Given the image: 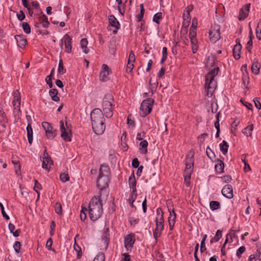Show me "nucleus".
I'll list each match as a JSON object with an SVG mask.
<instances>
[{
  "instance_id": "obj_1",
  "label": "nucleus",
  "mask_w": 261,
  "mask_h": 261,
  "mask_svg": "<svg viewBox=\"0 0 261 261\" xmlns=\"http://www.w3.org/2000/svg\"><path fill=\"white\" fill-rule=\"evenodd\" d=\"M110 175V169L109 167L105 164L101 165L97 179V186L99 189V195H100V193H101V195H105L106 197L108 196V193L106 189L109 186Z\"/></svg>"
},
{
  "instance_id": "obj_2",
  "label": "nucleus",
  "mask_w": 261,
  "mask_h": 261,
  "mask_svg": "<svg viewBox=\"0 0 261 261\" xmlns=\"http://www.w3.org/2000/svg\"><path fill=\"white\" fill-rule=\"evenodd\" d=\"M92 127L95 134L100 135L103 133L106 125L105 119L102 112L100 109H94L90 114Z\"/></svg>"
},
{
  "instance_id": "obj_3",
  "label": "nucleus",
  "mask_w": 261,
  "mask_h": 261,
  "mask_svg": "<svg viewBox=\"0 0 261 261\" xmlns=\"http://www.w3.org/2000/svg\"><path fill=\"white\" fill-rule=\"evenodd\" d=\"M101 193L100 195L94 196L89 204V214L91 220L95 221L98 219L103 213Z\"/></svg>"
},
{
  "instance_id": "obj_4",
  "label": "nucleus",
  "mask_w": 261,
  "mask_h": 261,
  "mask_svg": "<svg viewBox=\"0 0 261 261\" xmlns=\"http://www.w3.org/2000/svg\"><path fill=\"white\" fill-rule=\"evenodd\" d=\"M154 100L152 98H147L144 100L140 106V115L142 117H145L152 111Z\"/></svg>"
},
{
  "instance_id": "obj_5",
  "label": "nucleus",
  "mask_w": 261,
  "mask_h": 261,
  "mask_svg": "<svg viewBox=\"0 0 261 261\" xmlns=\"http://www.w3.org/2000/svg\"><path fill=\"white\" fill-rule=\"evenodd\" d=\"M194 151L190 150L187 154L186 159V169L184 172L185 174L190 175L192 173L194 165Z\"/></svg>"
},
{
  "instance_id": "obj_6",
  "label": "nucleus",
  "mask_w": 261,
  "mask_h": 261,
  "mask_svg": "<svg viewBox=\"0 0 261 261\" xmlns=\"http://www.w3.org/2000/svg\"><path fill=\"white\" fill-rule=\"evenodd\" d=\"M42 127L45 131L46 136L48 139H53L56 136L57 130L54 129L47 122H43L42 123Z\"/></svg>"
},
{
  "instance_id": "obj_7",
  "label": "nucleus",
  "mask_w": 261,
  "mask_h": 261,
  "mask_svg": "<svg viewBox=\"0 0 261 261\" xmlns=\"http://www.w3.org/2000/svg\"><path fill=\"white\" fill-rule=\"evenodd\" d=\"M216 82L213 79H205V87L207 89V95L208 97L212 96L213 93L216 87Z\"/></svg>"
},
{
  "instance_id": "obj_8",
  "label": "nucleus",
  "mask_w": 261,
  "mask_h": 261,
  "mask_svg": "<svg viewBox=\"0 0 261 261\" xmlns=\"http://www.w3.org/2000/svg\"><path fill=\"white\" fill-rule=\"evenodd\" d=\"M109 229L106 228L101 237L100 247L101 250H106L109 243Z\"/></svg>"
},
{
  "instance_id": "obj_9",
  "label": "nucleus",
  "mask_w": 261,
  "mask_h": 261,
  "mask_svg": "<svg viewBox=\"0 0 261 261\" xmlns=\"http://www.w3.org/2000/svg\"><path fill=\"white\" fill-rule=\"evenodd\" d=\"M60 131L61 132V137L66 141H71V133L70 130L67 131L65 128L64 122L62 120L60 121Z\"/></svg>"
},
{
  "instance_id": "obj_10",
  "label": "nucleus",
  "mask_w": 261,
  "mask_h": 261,
  "mask_svg": "<svg viewBox=\"0 0 261 261\" xmlns=\"http://www.w3.org/2000/svg\"><path fill=\"white\" fill-rule=\"evenodd\" d=\"M220 33L218 26L215 27L214 29L211 30L209 33L210 39L211 42L215 43L220 38Z\"/></svg>"
},
{
  "instance_id": "obj_11",
  "label": "nucleus",
  "mask_w": 261,
  "mask_h": 261,
  "mask_svg": "<svg viewBox=\"0 0 261 261\" xmlns=\"http://www.w3.org/2000/svg\"><path fill=\"white\" fill-rule=\"evenodd\" d=\"M114 99L112 95L110 93H107L105 95L103 100V108L113 107V102Z\"/></svg>"
},
{
  "instance_id": "obj_12",
  "label": "nucleus",
  "mask_w": 261,
  "mask_h": 261,
  "mask_svg": "<svg viewBox=\"0 0 261 261\" xmlns=\"http://www.w3.org/2000/svg\"><path fill=\"white\" fill-rule=\"evenodd\" d=\"M250 4L245 5L240 11L238 19L240 21L245 19L248 15Z\"/></svg>"
},
{
  "instance_id": "obj_13",
  "label": "nucleus",
  "mask_w": 261,
  "mask_h": 261,
  "mask_svg": "<svg viewBox=\"0 0 261 261\" xmlns=\"http://www.w3.org/2000/svg\"><path fill=\"white\" fill-rule=\"evenodd\" d=\"M233 190L232 187L230 185H225L222 190V195L228 198L231 199L233 197Z\"/></svg>"
},
{
  "instance_id": "obj_14",
  "label": "nucleus",
  "mask_w": 261,
  "mask_h": 261,
  "mask_svg": "<svg viewBox=\"0 0 261 261\" xmlns=\"http://www.w3.org/2000/svg\"><path fill=\"white\" fill-rule=\"evenodd\" d=\"M237 44L234 45L233 49V55L236 60H238L240 58L241 50L242 46L240 42V40L237 39L236 40Z\"/></svg>"
},
{
  "instance_id": "obj_15",
  "label": "nucleus",
  "mask_w": 261,
  "mask_h": 261,
  "mask_svg": "<svg viewBox=\"0 0 261 261\" xmlns=\"http://www.w3.org/2000/svg\"><path fill=\"white\" fill-rule=\"evenodd\" d=\"M64 43L65 46V51L67 53H70L71 51L72 39L68 34H66L64 36Z\"/></svg>"
},
{
  "instance_id": "obj_16",
  "label": "nucleus",
  "mask_w": 261,
  "mask_h": 261,
  "mask_svg": "<svg viewBox=\"0 0 261 261\" xmlns=\"http://www.w3.org/2000/svg\"><path fill=\"white\" fill-rule=\"evenodd\" d=\"M41 160L42 161V167L49 170L51 165L53 164V162L51 160L50 157H43L42 159H41Z\"/></svg>"
},
{
  "instance_id": "obj_17",
  "label": "nucleus",
  "mask_w": 261,
  "mask_h": 261,
  "mask_svg": "<svg viewBox=\"0 0 261 261\" xmlns=\"http://www.w3.org/2000/svg\"><path fill=\"white\" fill-rule=\"evenodd\" d=\"M15 38L20 47H24L28 43L27 39L24 38L23 35H16L15 36Z\"/></svg>"
},
{
  "instance_id": "obj_18",
  "label": "nucleus",
  "mask_w": 261,
  "mask_h": 261,
  "mask_svg": "<svg viewBox=\"0 0 261 261\" xmlns=\"http://www.w3.org/2000/svg\"><path fill=\"white\" fill-rule=\"evenodd\" d=\"M126 132H124L121 136V146L122 149L124 151H127L129 148L126 143Z\"/></svg>"
},
{
  "instance_id": "obj_19",
  "label": "nucleus",
  "mask_w": 261,
  "mask_h": 261,
  "mask_svg": "<svg viewBox=\"0 0 261 261\" xmlns=\"http://www.w3.org/2000/svg\"><path fill=\"white\" fill-rule=\"evenodd\" d=\"M39 22L42 24V27L46 28L48 27L49 22L47 19V17L43 13L41 12V16L39 17Z\"/></svg>"
},
{
  "instance_id": "obj_20",
  "label": "nucleus",
  "mask_w": 261,
  "mask_h": 261,
  "mask_svg": "<svg viewBox=\"0 0 261 261\" xmlns=\"http://www.w3.org/2000/svg\"><path fill=\"white\" fill-rule=\"evenodd\" d=\"M14 107L13 109V113L14 115V118L16 120H17L19 119L20 115H21V111L20 109V103L18 105H15V102L13 105Z\"/></svg>"
},
{
  "instance_id": "obj_21",
  "label": "nucleus",
  "mask_w": 261,
  "mask_h": 261,
  "mask_svg": "<svg viewBox=\"0 0 261 261\" xmlns=\"http://www.w3.org/2000/svg\"><path fill=\"white\" fill-rule=\"evenodd\" d=\"M27 136L29 143L32 144L33 142V128L30 123H29L27 126Z\"/></svg>"
},
{
  "instance_id": "obj_22",
  "label": "nucleus",
  "mask_w": 261,
  "mask_h": 261,
  "mask_svg": "<svg viewBox=\"0 0 261 261\" xmlns=\"http://www.w3.org/2000/svg\"><path fill=\"white\" fill-rule=\"evenodd\" d=\"M260 68V64L255 59L253 60V62L252 63L251 66V70L252 72L255 75H257L259 72V69Z\"/></svg>"
},
{
  "instance_id": "obj_23",
  "label": "nucleus",
  "mask_w": 261,
  "mask_h": 261,
  "mask_svg": "<svg viewBox=\"0 0 261 261\" xmlns=\"http://www.w3.org/2000/svg\"><path fill=\"white\" fill-rule=\"evenodd\" d=\"M148 143L146 140H142L139 144L140 150L142 154H145L147 153V146Z\"/></svg>"
},
{
  "instance_id": "obj_24",
  "label": "nucleus",
  "mask_w": 261,
  "mask_h": 261,
  "mask_svg": "<svg viewBox=\"0 0 261 261\" xmlns=\"http://www.w3.org/2000/svg\"><path fill=\"white\" fill-rule=\"evenodd\" d=\"M215 167L217 173H221L223 172L224 164L222 161L218 160Z\"/></svg>"
},
{
  "instance_id": "obj_25",
  "label": "nucleus",
  "mask_w": 261,
  "mask_h": 261,
  "mask_svg": "<svg viewBox=\"0 0 261 261\" xmlns=\"http://www.w3.org/2000/svg\"><path fill=\"white\" fill-rule=\"evenodd\" d=\"M49 95L51 96V99L55 101H59L60 98L58 96V91L56 89H52L49 91Z\"/></svg>"
},
{
  "instance_id": "obj_26",
  "label": "nucleus",
  "mask_w": 261,
  "mask_h": 261,
  "mask_svg": "<svg viewBox=\"0 0 261 261\" xmlns=\"http://www.w3.org/2000/svg\"><path fill=\"white\" fill-rule=\"evenodd\" d=\"M219 71V67L214 68L210 71L205 76V79H214L215 77L218 74Z\"/></svg>"
},
{
  "instance_id": "obj_27",
  "label": "nucleus",
  "mask_w": 261,
  "mask_h": 261,
  "mask_svg": "<svg viewBox=\"0 0 261 261\" xmlns=\"http://www.w3.org/2000/svg\"><path fill=\"white\" fill-rule=\"evenodd\" d=\"M109 21L112 27L115 28L116 29L119 28L118 26L119 25V23L114 15H111L109 16Z\"/></svg>"
},
{
  "instance_id": "obj_28",
  "label": "nucleus",
  "mask_w": 261,
  "mask_h": 261,
  "mask_svg": "<svg viewBox=\"0 0 261 261\" xmlns=\"http://www.w3.org/2000/svg\"><path fill=\"white\" fill-rule=\"evenodd\" d=\"M182 29H185V31L187 32V28L189 25L191 17L190 16L183 15Z\"/></svg>"
},
{
  "instance_id": "obj_29",
  "label": "nucleus",
  "mask_w": 261,
  "mask_h": 261,
  "mask_svg": "<svg viewBox=\"0 0 261 261\" xmlns=\"http://www.w3.org/2000/svg\"><path fill=\"white\" fill-rule=\"evenodd\" d=\"M253 129V126L252 124L247 126L242 130V133L245 136L251 137L252 135V132Z\"/></svg>"
},
{
  "instance_id": "obj_30",
  "label": "nucleus",
  "mask_w": 261,
  "mask_h": 261,
  "mask_svg": "<svg viewBox=\"0 0 261 261\" xmlns=\"http://www.w3.org/2000/svg\"><path fill=\"white\" fill-rule=\"evenodd\" d=\"M88 44V41L86 38H83L81 40V48L83 50L85 54H87L89 52V49L87 48V45Z\"/></svg>"
},
{
  "instance_id": "obj_31",
  "label": "nucleus",
  "mask_w": 261,
  "mask_h": 261,
  "mask_svg": "<svg viewBox=\"0 0 261 261\" xmlns=\"http://www.w3.org/2000/svg\"><path fill=\"white\" fill-rule=\"evenodd\" d=\"M228 147L227 143L225 140H223L222 143L220 144V150L223 154H226L227 152Z\"/></svg>"
},
{
  "instance_id": "obj_32",
  "label": "nucleus",
  "mask_w": 261,
  "mask_h": 261,
  "mask_svg": "<svg viewBox=\"0 0 261 261\" xmlns=\"http://www.w3.org/2000/svg\"><path fill=\"white\" fill-rule=\"evenodd\" d=\"M113 107L103 108V112L107 118H111L113 116Z\"/></svg>"
},
{
  "instance_id": "obj_33",
  "label": "nucleus",
  "mask_w": 261,
  "mask_h": 261,
  "mask_svg": "<svg viewBox=\"0 0 261 261\" xmlns=\"http://www.w3.org/2000/svg\"><path fill=\"white\" fill-rule=\"evenodd\" d=\"M210 206L212 211L217 210L220 208V203L217 201H212L210 203Z\"/></svg>"
},
{
  "instance_id": "obj_34",
  "label": "nucleus",
  "mask_w": 261,
  "mask_h": 261,
  "mask_svg": "<svg viewBox=\"0 0 261 261\" xmlns=\"http://www.w3.org/2000/svg\"><path fill=\"white\" fill-rule=\"evenodd\" d=\"M21 101V97L20 95V93L18 91V90H16L14 92V100L12 102L13 105H14V103L15 102V105H18V103L20 104Z\"/></svg>"
},
{
  "instance_id": "obj_35",
  "label": "nucleus",
  "mask_w": 261,
  "mask_h": 261,
  "mask_svg": "<svg viewBox=\"0 0 261 261\" xmlns=\"http://www.w3.org/2000/svg\"><path fill=\"white\" fill-rule=\"evenodd\" d=\"M222 231L221 230H218L216 232L215 236L211 240V243H213L214 242H218L219 239L222 237Z\"/></svg>"
},
{
  "instance_id": "obj_36",
  "label": "nucleus",
  "mask_w": 261,
  "mask_h": 261,
  "mask_svg": "<svg viewBox=\"0 0 261 261\" xmlns=\"http://www.w3.org/2000/svg\"><path fill=\"white\" fill-rule=\"evenodd\" d=\"M124 247L128 250L130 248V234H128L124 238Z\"/></svg>"
},
{
  "instance_id": "obj_37",
  "label": "nucleus",
  "mask_w": 261,
  "mask_h": 261,
  "mask_svg": "<svg viewBox=\"0 0 261 261\" xmlns=\"http://www.w3.org/2000/svg\"><path fill=\"white\" fill-rule=\"evenodd\" d=\"M74 249L77 252V258H80L82 255V249L76 243L75 241L74 244Z\"/></svg>"
},
{
  "instance_id": "obj_38",
  "label": "nucleus",
  "mask_w": 261,
  "mask_h": 261,
  "mask_svg": "<svg viewBox=\"0 0 261 261\" xmlns=\"http://www.w3.org/2000/svg\"><path fill=\"white\" fill-rule=\"evenodd\" d=\"M22 29L23 31L27 34L31 33V27L28 22H24L22 24Z\"/></svg>"
},
{
  "instance_id": "obj_39",
  "label": "nucleus",
  "mask_w": 261,
  "mask_h": 261,
  "mask_svg": "<svg viewBox=\"0 0 261 261\" xmlns=\"http://www.w3.org/2000/svg\"><path fill=\"white\" fill-rule=\"evenodd\" d=\"M58 71L61 74H63L66 72V69L64 67L63 63L62 60L59 61Z\"/></svg>"
},
{
  "instance_id": "obj_40",
  "label": "nucleus",
  "mask_w": 261,
  "mask_h": 261,
  "mask_svg": "<svg viewBox=\"0 0 261 261\" xmlns=\"http://www.w3.org/2000/svg\"><path fill=\"white\" fill-rule=\"evenodd\" d=\"M93 261H105V255L102 252L99 253L94 258Z\"/></svg>"
},
{
  "instance_id": "obj_41",
  "label": "nucleus",
  "mask_w": 261,
  "mask_h": 261,
  "mask_svg": "<svg viewBox=\"0 0 261 261\" xmlns=\"http://www.w3.org/2000/svg\"><path fill=\"white\" fill-rule=\"evenodd\" d=\"M156 227L155 229L156 231H162L164 229V223L162 221H156Z\"/></svg>"
},
{
  "instance_id": "obj_42",
  "label": "nucleus",
  "mask_w": 261,
  "mask_h": 261,
  "mask_svg": "<svg viewBox=\"0 0 261 261\" xmlns=\"http://www.w3.org/2000/svg\"><path fill=\"white\" fill-rule=\"evenodd\" d=\"M196 25L194 27V28H190V32H189V38H195L196 36Z\"/></svg>"
},
{
  "instance_id": "obj_43",
  "label": "nucleus",
  "mask_w": 261,
  "mask_h": 261,
  "mask_svg": "<svg viewBox=\"0 0 261 261\" xmlns=\"http://www.w3.org/2000/svg\"><path fill=\"white\" fill-rule=\"evenodd\" d=\"M35 182V186L34 188V190L38 193V198L39 197V193L38 191V190H41L42 189V186L38 182L37 180H34Z\"/></svg>"
},
{
  "instance_id": "obj_44",
  "label": "nucleus",
  "mask_w": 261,
  "mask_h": 261,
  "mask_svg": "<svg viewBox=\"0 0 261 261\" xmlns=\"http://www.w3.org/2000/svg\"><path fill=\"white\" fill-rule=\"evenodd\" d=\"M206 238H207V235L205 234L201 242V243H200V251H201V252H202L203 251H204V250H206V247L205 246V241Z\"/></svg>"
},
{
  "instance_id": "obj_45",
  "label": "nucleus",
  "mask_w": 261,
  "mask_h": 261,
  "mask_svg": "<svg viewBox=\"0 0 261 261\" xmlns=\"http://www.w3.org/2000/svg\"><path fill=\"white\" fill-rule=\"evenodd\" d=\"M140 8H141V11H140V14H139L138 15V16H137L138 21H140L142 20V19L143 17L144 12H145V10H144V9L143 8V4H141L140 5Z\"/></svg>"
},
{
  "instance_id": "obj_46",
  "label": "nucleus",
  "mask_w": 261,
  "mask_h": 261,
  "mask_svg": "<svg viewBox=\"0 0 261 261\" xmlns=\"http://www.w3.org/2000/svg\"><path fill=\"white\" fill-rule=\"evenodd\" d=\"M245 249V247L242 246L237 250L236 255L239 258H240L242 256V254L244 252Z\"/></svg>"
},
{
  "instance_id": "obj_47",
  "label": "nucleus",
  "mask_w": 261,
  "mask_h": 261,
  "mask_svg": "<svg viewBox=\"0 0 261 261\" xmlns=\"http://www.w3.org/2000/svg\"><path fill=\"white\" fill-rule=\"evenodd\" d=\"M162 18V13L161 12L155 14L153 17V21L157 23H159V20Z\"/></svg>"
},
{
  "instance_id": "obj_48",
  "label": "nucleus",
  "mask_w": 261,
  "mask_h": 261,
  "mask_svg": "<svg viewBox=\"0 0 261 261\" xmlns=\"http://www.w3.org/2000/svg\"><path fill=\"white\" fill-rule=\"evenodd\" d=\"M55 211L58 214H61L62 213V207L60 203H56L55 206Z\"/></svg>"
},
{
  "instance_id": "obj_49",
  "label": "nucleus",
  "mask_w": 261,
  "mask_h": 261,
  "mask_svg": "<svg viewBox=\"0 0 261 261\" xmlns=\"http://www.w3.org/2000/svg\"><path fill=\"white\" fill-rule=\"evenodd\" d=\"M85 211H87V208H84L83 207H82V210L81 211L80 215L81 219L82 221H85V220L87 218V215L85 213Z\"/></svg>"
},
{
  "instance_id": "obj_50",
  "label": "nucleus",
  "mask_w": 261,
  "mask_h": 261,
  "mask_svg": "<svg viewBox=\"0 0 261 261\" xmlns=\"http://www.w3.org/2000/svg\"><path fill=\"white\" fill-rule=\"evenodd\" d=\"M60 179L63 182H66L69 180V176L68 174L63 173L60 176Z\"/></svg>"
},
{
  "instance_id": "obj_51",
  "label": "nucleus",
  "mask_w": 261,
  "mask_h": 261,
  "mask_svg": "<svg viewBox=\"0 0 261 261\" xmlns=\"http://www.w3.org/2000/svg\"><path fill=\"white\" fill-rule=\"evenodd\" d=\"M191 175H188L187 174L184 173V177H185V185L187 187H189L190 185V178H191Z\"/></svg>"
},
{
  "instance_id": "obj_52",
  "label": "nucleus",
  "mask_w": 261,
  "mask_h": 261,
  "mask_svg": "<svg viewBox=\"0 0 261 261\" xmlns=\"http://www.w3.org/2000/svg\"><path fill=\"white\" fill-rule=\"evenodd\" d=\"M220 115V113L218 112L216 115V119L217 120L215 121L214 125L217 129V130H220V124H219V116Z\"/></svg>"
},
{
  "instance_id": "obj_53",
  "label": "nucleus",
  "mask_w": 261,
  "mask_h": 261,
  "mask_svg": "<svg viewBox=\"0 0 261 261\" xmlns=\"http://www.w3.org/2000/svg\"><path fill=\"white\" fill-rule=\"evenodd\" d=\"M121 256V261H130V257L128 253H122Z\"/></svg>"
},
{
  "instance_id": "obj_54",
  "label": "nucleus",
  "mask_w": 261,
  "mask_h": 261,
  "mask_svg": "<svg viewBox=\"0 0 261 261\" xmlns=\"http://www.w3.org/2000/svg\"><path fill=\"white\" fill-rule=\"evenodd\" d=\"M21 247V244L19 242L16 241L13 245V248L17 253H19L20 251Z\"/></svg>"
},
{
  "instance_id": "obj_55",
  "label": "nucleus",
  "mask_w": 261,
  "mask_h": 261,
  "mask_svg": "<svg viewBox=\"0 0 261 261\" xmlns=\"http://www.w3.org/2000/svg\"><path fill=\"white\" fill-rule=\"evenodd\" d=\"M0 207H1V211H2V214L3 215V216L6 219V220H9L10 219L9 216L8 215H7V214L6 213L5 211V210H4V206L3 205V204L0 202Z\"/></svg>"
},
{
  "instance_id": "obj_56",
  "label": "nucleus",
  "mask_w": 261,
  "mask_h": 261,
  "mask_svg": "<svg viewBox=\"0 0 261 261\" xmlns=\"http://www.w3.org/2000/svg\"><path fill=\"white\" fill-rule=\"evenodd\" d=\"M193 5H190L188 6L186 8V10H185L186 13H184L183 15H187V16H190V13L193 10Z\"/></svg>"
},
{
  "instance_id": "obj_57",
  "label": "nucleus",
  "mask_w": 261,
  "mask_h": 261,
  "mask_svg": "<svg viewBox=\"0 0 261 261\" xmlns=\"http://www.w3.org/2000/svg\"><path fill=\"white\" fill-rule=\"evenodd\" d=\"M140 162L137 158H135L133 160L132 162V166L135 168L139 167Z\"/></svg>"
},
{
  "instance_id": "obj_58",
  "label": "nucleus",
  "mask_w": 261,
  "mask_h": 261,
  "mask_svg": "<svg viewBox=\"0 0 261 261\" xmlns=\"http://www.w3.org/2000/svg\"><path fill=\"white\" fill-rule=\"evenodd\" d=\"M207 136L208 134L207 133H203L202 134H201L198 137V140L200 142V145H201L204 142V141L205 140V137Z\"/></svg>"
},
{
  "instance_id": "obj_59",
  "label": "nucleus",
  "mask_w": 261,
  "mask_h": 261,
  "mask_svg": "<svg viewBox=\"0 0 261 261\" xmlns=\"http://www.w3.org/2000/svg\"><path fill=\"white\" fill-rule=\"evenodd\" d=\"M107 75H108L107 73H106L105 71H101L100 73V78L101 81H102L103 82H105V81H107V80H108Z\"/></svg>"
},
{
  "instance_id": "obj_60",
  "label": "nucleus",
  "mask_w": 261,
  "mask_h": 261,
  "mask_svg": "<svg viewBox=\"0 0 261 261\" xmlns=\"http://www.w3.org/2000/svg\"><path fill=\"white\" fill-rule=\"evenodd\" d=\"M206 152L207 155L210 158H212L213 156H215L214 153H213V151L209 147H207Z\"/></svg>"
},
{
  "instance_id": "obj_61",
  "label": "nucleus",
  "mask_w": 261,
  "mask_h": 261,
  "mask_svg": "<svg viewBox=\"0 0 261 261\" xmlns=\"http://www.w3.org/2000/svg\"><path fill=\"white\" fill-rule=\"evenodd\" d=\"M25 17V14L22 11H20L19 13L17 14V17L20 21L24 19Z\"/></svg>"
},
{
  "instance_id": "obj_62",
  "label": "nucleus",
  "mask_w": 261,
  "mask_h": 261,
  "mask_svg": "<svg viewBox=\"0 0 261 261\" xmlns=\"http://www.w3.org/2000/svg\"><path fill=\"white\" fill-rule=\"evenodd\" d=\"M53 244V240L51 238H49L46 244V247L49 250H52L51 246Z\"/></svg>"
},
{
  "instance_id": "obj_63",
  "label": "nucleus",
  "mask_w": 261,
  "mask_h": 261,
  "mask_svg": "<svg viewBox=\"0 0 261 261\" xmlns=\"http://www.w3.org/2000/svg\"><path fill=\"white\" fill-rule=\"evenodd\" d=\"M145 137V133L144 132L142 133H138L136 137V139L138 140H144L143 138Z\"/></svg>"
},
{
  "instance_id": "obj_64",
  "label": "nucleus",
  "mask_w": 261,
  "mask_h": 261,
  "mask_svg": "<svg viewBox=\"0 0 261 261\" xmlns=\"http://www.w3.org/2000/svg\"><path fill=\"white\" fill-rule=\"evenodd\" d=\"M255 107L258 109H261V103L258 100V98H255L253 100Z\"/></svg>"
}]
</instances>
